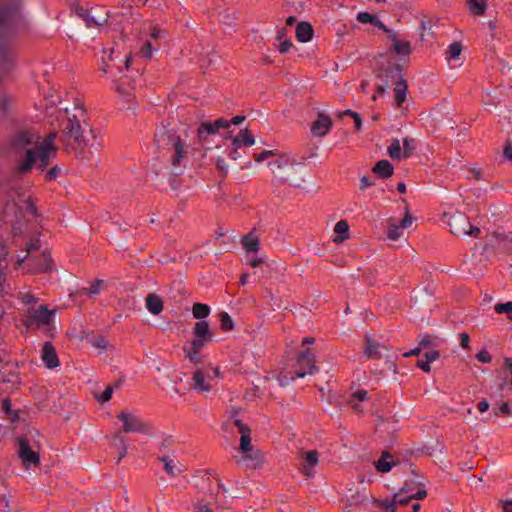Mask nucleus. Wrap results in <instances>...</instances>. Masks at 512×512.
<instances>
[{
	"label": "nucleus",
	"instance_id": "nucleus-46",
	"mask_svg": "<svg viewBox=\"0 0 512 512\" xmlns=\"http://www.w3.org/2000/svg\"><path fill=\"white\" fill-rule=\"evenodd\" d=\"M497 314L512 313V302L498 303L494 306Z\"/></svg>",
	"mask_w": 512,
	"mask_h": 512
},
{
	"label": "nucleus",
	"instance_id": "nucleus-63",
	"mask_svg": "<svg viewBox=\"0 0 512 512\" xmlns=\"http://www.w3.org/2000/svg\"><path fill=\"white\" fill-rule=\"evenodd\" d=\"M504 366L510 372V384L512 385V358L505 357L504 358Z\"/></svg>",
	"mask_w": 512,
	"mask_h": 512
},
{
	"label": "nucleus",
	"instance_id": "nucleus-6",
	"mask_svg": "<svg viewBox=\"0 0 512 512\" xmlns=\"http://www.w3.org/2000/svg\"><path fill=\"white\" fill-rule=\"evenodd\" d=\"M318 370L315 355L307 349L298 354L293 372H290L289 379L303 378L307 374H313Z\"/></svg>",
	"mask_w": 512,
	"mask_h": 512
},
{
	"label": "nucleus",
	"instance_id": "nucleus-62",
	"mask_svg": "<svg viewBox=\"0 0 512 512\" xmlns=\"http://www.w3.org/2000/svg\"><path fill=\"white\" fill-rule=\"evenodd\" d=\"M503 154L507 159L512 161V144H511V142H509V141L506 142V144L504 146Z\"/></svg>",
	"mask_w": 512,
	"mask_h": 512
},
{
	"label": "nucleus",
	"instance_id": "nucleus-14",
	"mask_svg": "<svg viewBox=\"0 0 512 512\" xmlns=\"http://www.w3.org/2000/svg\"><path fill=\"white\" fill-rule=\"evenodd\" d=\"M378 78L384 80L385 85H389L390 83L396 82L401 76V66L399 64H393L387 67L386 69H382L377 74Z\"/></svg>",
	"mask_w": 512,
	"mask_h": 512
},
{
	"label": "nucleus",
	"instance_id": "nucleus-41",
	"mask_svg": "<svg viewBox=\"0 0 512 512\" xmlns=\"http://www.w3.org/2000/svg\"><path fill=\"white\" fill-rule=\"evenodd\" d=\"M368 399V392L366 390H357L354 392L349 400V403L352 405V407L356 408V404L354 402L357 401H365Z\"/></svg>",
	"mask_w": 512,
	"mask_h": 512
},
{
	"label": "nucleus",
	"instance_id": "nucleus-11",
	"mask_svg": "<svg viewBox=\"0 0 512 512\" xmlns=\"http://www.w3.org/2000/svg\"><path fill=\"white\" fill-rule=\"evenodd\" d=\"M180 135L174 129L162 127L155 134V141L160 148L171 149L174 143L180 140Z\"/></svg>",
	"mask_w": 512,
	"mask_h": 512
},
{
	"label": "nucleus",
	"instance_id": "nucleus-32",
	"mask_svg": "<svg viewBox=\"0 0 512 512\" xmlns=\"http://www.w3.org/2000/svg\"><path fill=\"white\" fill-rule=\"evenodd\" d=\"M33 139H34L33 134H31L30 132H27V131H23V132L18 133L15 136L13 145L15 147L24 148V147L32 144Z\"/></svg>",
	"mask_w": 512,
	"mask_h": 512
},
{
	"label": "nucleus",
	"instance_id": "nucleus-2",
	"mask_svg": "<svg viewBox=\"0 0 512 512\" xmlns=\"http://www.w3.org/2000/svg\"><path fill=\"white\" fill-rule=\"evenodd\" d=\"M55 138L56 133H50L36 145V150H28L26 159L18 166V171L29 172L37 159L39 169L44 170L49 165L50 158L55 157L58 151V147L54 144Z\"/></svg>",
	"mask_w": 512,
	"mask_h": 512
},
{
	"label": "nucleus",
	"instance_id": "nucleus-24",
	"mask_svg": "<svg viewBox=\"0 0 512 512\" xmlns=\"http://www.w3.org/2000/svg\"><path fill=\"white\" fill-rule=\"evenodd\" d=\"M171 149H173L174 151L173 155L171 156V164L173 166H179L181 160L185 158L187 155L186 145L184 141L180 138V140L174 143Z\"/></svg>",
	"mask_w": 512,
	"mask_h": 512
},
{
	"label": "nucleus",
	"instance_id": "nucleus-34",
	"mask_svg": "<svg viewBox=\"0 0 512 512\" xmlns=\"http://www.w3.org/2000/svg\"><path fill=\"white\" fill-rule=\"evenodd\" d=\"M377 507L383 509L385 512H396V503L394 501V498L392 500L388 499H375L373 502Z\"/></svg>",
	"mask_w": 512,
	"mask_h": 512
},
{
	"label": "nucleus",
	"instance_id": "nucleus-60",
	"mask_svg": "<svg viewBox=\"0 0 512 512\" xmlns=\"http://www.w3.org/2000/svg\"><path fill=\"white\" fill-rule=\"evenodd\" d=\"M412 222H413V218H412L411 214L409 213V211L407 210L405 216L403 217V219L401 220L399 225L401 226L402 229H404V228H408L412 224Z\"/></svg>",
	"mask_w": 512,
	"mask_h": 512
},
{
	"label": "nucleus",
	"instance_id": "nucleus-56",
	"mask_svg": "<svg viewBox=\"0 0 512 512\" xmlns=\"http://www.w3.org/2000/svg\"><path fill=\"white\" fill-rule=\"evenodd\" d=\"M60 169L57 166L52 167L45 175L46 181H52L59 175Z\"/></svg>",
	"mask_w": 512,
	"mask_h": 512
},
{
	"label": "nucleus",
	"instance_id": "nucleus-52",
	"mask_svg": "<svg viewBox=\"0 0 512 512\" xmlns=\"http://www.w3.org/2000/svg\"><path fill=\"white\" fill-rule=\"evenodd\" d=\"M152 51H153V48H152V44L150 41H146L140 49V53L142 54V56H144L148 59L151 58Z\"/></svg>",
	"mask_w": 512,
	"mask_h": 512
},
{
	"label": "nucleus",
	"instance_id": "nucleus-59",
	"mask_svg": "<svg viewBox=\"0 0 512 512\" xmlns=\"http://www.w3.org/2000/svg\"><path fill=\"white\" fill-rule=\"evenodd\" d=\"M112 394H113L112 387L111 386L106 387L105 390L103 391V393L100 395L99 401H102V402L109 401L112 397Z\"/></svg>",
	"mask_w": 512,
	"mask_h": 512
},
{
	"label": "nucleus",
	"instance_id": "nucleus-15",
	"mask_svg": "<svg viewBox=\"0 0 512 512\" xmlns=\"http://www.w3.org/2000/svg\"><path fill=\"white\" fill-rule=\"evenodd\" d=\"M389 39L392 42L393 51L397 55L409 56L412 52V47L409 41L399 39L398 33H391Z\"/></svg>",
	"mask_w": 512,
	"mask_h": 512
},
{
	"label": "nucleus",
	"instance_id": "nucleus-9",
	"mask_svg": "<svg viewBox=\"0 0 512 512\" xmlns=\"http://www.w3.org/2000/svg\"><path fill=\"white\" fill-rule=\"evenodd\" d=\"M17 442L19 445V458L22 460L23 465L25 467H29L30 465H34L35 467L39 466V454L31 449L28 439L26 437H19L17 438Z\"/></svg>",
	"mask_w": 512,
	"mask_h": 512
},
{
	"label": "nucleus",
	"instance_id": "nucleus-23",
	"mask_svg": "<svg viewBox=\"0 0 512 512\" xmlns=\"http://www.w3.org/2000/svg\"><path fill=\"white\" fill-rule=\"evenodd\" d=\"M372 171L380 178L386 179L393 175L394 168L393 165L388 160H379Z\"/></svg>",
	"mask_w": 512,
	"mask_h": 512
},
{
	"label": "nucleus",
	"instance_id": "nucleus-51",
	"mask_svg": "<svg viewBox=\"0 0 512 512\" xmlns=\"http://www.w3.org/2000/svg\"><path fill=\"white\" fill-rule=\"evenodd\" d=\"M276 155L277 154L274 151H272V150H264L261 153L254 154V160L256 162H262V161L266 160L267 158L273 157V156H276Z\"/></svg>",
	"mask_w": 512,
	"mask_h": 512
},
{
	"label": "nucleus",
	"instance_id": "nucleus-8",
	"mask_svg": "<svg viewBox=\"0 0 512 512\" xmlns=\"http://www.w3.org/2000/svg\"><path fill=\"white\" fill-rule=\"evenodd\" d=\"M117 418L123 422V427L121 432L124 433H131V432H137L142 434H147L151 430V425L147 422H144L140 417L121 411Z\"/></svg>",
	"mask_w": 512,
	"mask_h": 512
},
{
	"label": "nucleus",
	"instance_id": "nucleus-18",
	"mask_svg": "<svg viewBox=\"0 0 512 512\" xmlns=\"http://www.w3.org/2000/svg\"><path fill=\"white\" fill-rule=\"evenodd\" d=\"M241 244L246 252H258L260 249V240L255 230L250 231L241 239Z\"/></svg>",
	"mask_w": 512,
	"mask_h": 512
},
{
	"label": "nucleus",
	"instance_id": "nucleus-48",
	"mask_svg": "<svg viewBox=\"0 0 512 512\" xmlns=\"http://www.w3.org/2000/svg\"><path fill=\"white\" fill-rule=\"evenodd\" d=\"M159 461L164 463V470L166 471V473L169 476H171V477L176 476V473L174 471V466L172 465L171 460H169L167 457H160Z\"/></svg>",
	"mask_w": 512,
	"mask_h": 512
},
{
	"label": "nucleus",
	"instance_id": "nucleus-27",
	"mask_svg": "<svg viewBox=\"0 0 512 512\" xmlns=\"http://www.w3.org/2000/svg\"><path fill=\"white\" fill-rule=\"evenodd\" d=\"M334 232L337 236L333 239L335 243L343 242L349 239V224L346 220H340L335 224Z\"/></svg>",
	"mask_w": 512,
	"mask_h": 512
},
{
	"label": "nucleus",
	"instance_id": "nucleus-35",
	"mask_svg": "<svg viewBox=\"0 0 512 512\" xmlns=\"http://www.w3.org/2000/svg\"><path fill=\"white\" fill-rule=\"evenodd\" d=\"M220 328L223 331H231L234 329V322L227 312H221L219 314Z\"/></svg>",
	"mask_w": 512,
	"mask_h": 512
},
{
	"label": "nucleus",
	"instance_id": "nucleus-39",
	"mask_svg": "<svg viewBox=\"0 0 512 512\" xmlns=\"http://www.w3.org/2000/svg\"><path fill=\"white\" fill-rule=\"evenodd\" d=\"M462 51V45L460 42H453L449 45L447 51V59H456L460 56Z\"/></svg>",
	"mask_w": 512,
	"mask_h": 512
},
{
	"label": "nucleus",
	"instance_id": "nucleus-33",
	"mask_svg": "<svg viewBox=\"0 0 512 512\" xmlns=\"http://www.w3.org/2000/svg\"><path fill=\"white\" fill-rule=\"evenodd\" d=\"M192 313L196 319H205L210 314V307L203 303H195L192 308Z\"/></svg>",
	"mask_w": 512,
	"mask_h": 512
},
{
	"label": "nucleus",
	"instance_id": "nucleus-43",
	"mask_svg": "<svg viewBox=\"0 0 512 512\" xmlns=\"http://www.w3.org/2000/svg\"><path fill=\"white\" fill-rule=\"evenodd\" d=\"M415 149L414 146V139L411 138H404L403 140V156L405 158H408L412 155L413 151Z\"/></svg>",
	"mask_w": 512,
	"mask_h": 512
},
{
	"label": "nucleus",
	"instance_id": "nucleus-10",
	"mask_svg": "<svg viewBox=\"0 0 512 512\" xmlns=\"http://www.w3.org/2000/svg\"><path fill=\"white\" fill-rule=\"evenodd\" d=\"M333 125L329 115L319 112L317 119L311 124V133L316 137H324L329 133Z\"/></svg>",
	"mask_w": 512,
	"mask_h": 512
},
{
	"label": "nucleus",
	"instance_id": "nucleus-22",
	"mask_svg": "<svg viewBox=\"0 0 512 512\" xmlns=\"http://www.w3.org/2000/svg\"><path fill=\"white\" fill-rule=\"evenodd\" d=\"M380 344L373 340L371 337H365V348L364 354L369 359L379 360L381 359V352L379 350Z\"/></svg>",
	"mask_w": 512,
	"mask_h": 512
},
{
	"label": "nucleus",
	"instance_id": "nucleus-47",
	"mask_svg": "<svg viewBox=\"0 0 512 512\" xmlns=\"http://www.w3.org/2000/svg\"><path fill=\"white\" fill-rule=\"evenodd\" d=\"M411 500H412V498H410V494L404 495L403 493L398 492L394 495V501L396 503V507L397 506H406Z\"/></svg>",
	"mask_w": 512,
	"mask_h": 512
},
{
	"label": "nucleus",
	"instance_id": "nucleus-1",
	"mask_svg": "<svg viewBox=\"0 0 512 512\" xmlns=\"http://www.w3.org/2000/svg\"><path fill=\"white\" fill-rule=\"evenodd\" d=\"M86 119V109L83 103L77 101L73 112L66 108L60 122L59 140L67 153H81L86 147L81 122Z\"/></svg>",
	"mask_w": 512,
	"mask_h": 512
},
{
	"label": "nucleus",
	"instance_id": "nucleus-50",
	"mask_svg": "<svg viewBox=\"0 0 512 512\" xmlns=\"http://www.w3.org/2000/svg\"><path fill=\"white\" fill-rule=\"evenodd\" d=\"M25 210L26 213L31 214L33 217L38 216L36 204L31 197H29L25 202Z\"/></svg>",
	"mask_w": 512,
	"mask_h": 512
},
{
	"label": "nucleus",
	"instance_id": "nucleus-28",
	"mask_svg": "<svg viewBox=\"0 0 512 512\" xmlns=\"http://www.w3.org/2000/svg\"><path fill=\"white\" fill-rule=\"evenodd\" d=\"M192 380L193 387L195 389L206 392L211 390V385L208 382H206L205 374L201 369H198L194 372Z\"/></svg>",
	"mask_w": 512,
	"mask_h": 512
},
{
	"label": "nucleus",
	"instance_id": "nucleus-26",
	"mask_svg": "<svg viewBox=\"0 0 512 512\" xmlns=\"http://www.w3.org/2000/svg\"><path fill=\"white\" fill-rule=\"evenodd\" d=\"M146 307L150 313L158 315L162 312L164 304L159 296L155 294H148L146 297Z\"/></svg>",
	"mask_w": 512,
	"mask_h": 512
},
{
	"label": "nucleus",
	"instance_id": "nucleus-45",
	"mask_svg": "<svg viewBox=\"0 0 512 512\" xmlns=\"http://www.w3.org/2000/svg\"><path fill=\"white\" fill-rule=\"evenodd\" d=\"M289 164V158L286 155H280L275 161L269 162L270 167L282 169Z\"/></svg>",
	"mask_w": 512,
	"mask_h": 512
},
{
	"label": "nucleus",
	"instance_id": "nucleus-58",
	"mask_svg": "<svg viewBox=\"0 0 512 512\" xmlns=\"http://www.w3.org/2000/svg\"><path fill=\"white\" fill-rule=\"evenodd\" d=\"M460 337V345L463 349H470V346H469V342H470V337L469 335L466 333V332H462L460 333L459 335Z\"/></svg>",
	"mask_w": 512,
	"mask_h": 512
},
{
	"label": "nucleus",
	"instance_id": "nucleus-30",
	"mask_svg": "<svg viewBox=\"0 0 512 512\" xmlns=\"http://www.w3.org/2000/svg\"><path fill=\"white\" fill-rule=\"evenodd\" d=\"M286 29L281 28L277 31L276 39L279 41L278 50L281 54H286L289 52L293 43L290 39H286Z\"/></svg>",
	"mask_w": 512,
	"mask_h": 512
},
{
	"label": "nucleus",
	"instance_id": "nucleus-12",
	"mask_svg": "<svg viewBox=\"0 0 512 512\" xmlns=\"http://www.w3.org/2000/svg\"><path fill=\"white\" fill-rule=\"evenodd\" d=\"M206 343H208V341L194 337L188 345L185 344L183 346L185 357L194 364L200 363L201 359L199 357V353Z\"/></svg>",
	"mask_w": 512,
	"mask_h": 512
},
{
	"label": "nucleus",
	"instance_id": "nucleus-49",
	"mask_svg": "<svg viewBox=\"0 0 512 512\" xmlns=\"http://www.w3.org/2000/svg\"><path fill=\"white\" fill-rule=\"evenodd\" d=\"M357 20L360 23H372L374 24L376 17L368 12H360L357 14Z\"/></svg>",
	"mask_w": 512,
	"mask_h": 512
},
{
	"label": "nucleus",
	"instance_id": "nucleus-19",
	"mask_svg": "<svg viewBox=\"0 0 512 512\" xmlns=\"http://www.w3.org/2000/svg\"><path fill=\"white\" fill-rule=\"evenodd\" d=\"M394 85L395 103L397 107H401L402 104L406 101L408 84L405 79L399 78L396 82H394Z\"/></svg>",
	"mask_w": 512,
	"mask_h": 512
},
{
	"label": "nucleus",
	"instance_id": "nucleus-5",
	"mask_svg": "<svg viewBox=\"0 0 512 512\" xmlns=\"http://www.w3.org/2000/svg\"><path fill=\"white\" fill-rule=\"evenodd\" d=\"M76 14L83 19L88 28L105 26L109 19V11L101 6H94L90 9L78 7Z\"/></svg>",
	"mask_w": 512,
	"mask_h": 512
},
{
	"label": "nucleus",
	"instance_id": "nucleus-36",
	"mask_svg": "<svg viewBox=\"0 0 512 512\" xmlns=\"http://www.w3.org/2000/svg\"><path fill=\"white\" fill-rule=\"evenodd\" d=\"M402 235V228L400 225H397L395 223L389 222L388 228H387V237L390 240H398Z\"/></svg>",
	"mask_w": 512,
	"mask_h": 512
},
{
	"label": "nucleus",
	"instance_id": "nucleus-25",
	"mask_svg": "<svg viewBox=\"0 0 512 512\" xmlns=\"http://www.w3.org/2000/svg\"><path fill=\"white\" fill-rule=\"evenodd\" d=\"M392 459L393 456L389 452L383 451L381 457L375 463L376 469L381 473L389 472L395 465Z\"/></svg>",
	"mask_w": 512,
	"mask_h": 512
},
{
	"label": "nucleus",
	"instance_id": "nucleus-37",
	"mask_svg": "<svg viewBox=\"0 0 512 512\" xmlns=\"http://www.w3.org/2000/svg\"><path fill=\"white\" fill-rule=\"evenodd\" d=\"M401 145L398 139H393L391 144L388 147V154L392 159H400L401 158Z\"/></svg>",
	"mask_w": 512,
	"mask_h": 512
},
{
	"label": "nucleus",
	"instance_id": "nucleus-13",
	"mask_svg": "<svg viewBox=\"0 0 512 512\" xmlns=\"http://www.w3.org/2000/svg\"><path fill=\"white\" fill-rule=\"evenodd\" d=\"M42 361L48 369H53L59 366V359L54 345L47 341L42 347Z\"/></svg>",
	"mask_w": 512,
	"mask_h": 512
},
{
	"label": "nucleus",
	"instance_id": "nucleus-20",
	"mask_svg": "<svg viewBox=\"0 0 512 512\" xmlns=\"http://www.w3.org/2000/svg\"><path fill=\"white\" fill-rule=\"evenodd\" d=\"M295 33H296V39L299 42L305 43V42H309L312 39V37L314 35V30H313L312 25L309 22H300L296 26Z\"/></svg>",
	"mask_w": 512,
	"mask_h": 512
},
{
	"label": "nucleus",
	"instance_id": "nucleus-42",
	"mask_svg": "<svg viewBox=\"0 0 512 512\" xmlns=\"http://www.w3.org/2000/svg\"><path fill=\"white\" fill-rule=\"evenodd\" d=\"M213 124L210 122H202L198 128V137L202 139L203 134H215Z\"/></svg>",
	"mask_w": 512,
	"mask_h": 512
},
{
	"label": "nucleus",
	"instance_id": "nucleus-21",
	"mask_svg": "<svg viewBox=\"0 0 512 512\" xmlns=\"http://www.w3.org/2000/svg\"><path fill=\"white\" fill-rule=\"evenodd\" d=\"M193 335L196 338L203 339L208 342H211L213 337L208 322L204 320L195 323Z\"/></svg>",
	"mask_w": 512,
	"mask_h": 512
},
{
	"label": "nucleus",
	"instance_id": "nucleus-44",
	"mask_svg": "<svg viewBox=\"0 0 512 512\" xmlns=\"http://www.w3.org/2000/svg\"><path fill=\"white\" fill-rule=\"evenodd\" d=\"M113 438L116 439V440H119L120 444H121V452L119 454V457L117 459V464L120 463V461L126 456L127 454V445L125 443V440L124 438L120 435V432L118 433H115L113 435Z\"/></svg>",
	"mask_w": 512,
	"mask_h": 512
},
{
	"label": "nucleus",
	"instance_id": "nucleus-64",
	"mask_svg": "<svg viewBox=\"0 0 512 512\" xmlns=\"http://www.w3.org/2000/svg\"><path fill=\"white\" fill-rule=\"evenodd\" d=\"M503 512H512V500L502 502Z\"/></svg>",
	"mask_w": 512,
	"mask_h": 512
},
{
	"label": "nucleus",
	"instance_id": "nucleus-57",
	"mask_svg": "<svg viewBox=\"0 0 512 512\" xmlns=\"http://www.w3.org/2000/svg\"><path fill=\"white\" fill-rule=\"evenodd\" d=\"M213 127L215 129V132L217 133L220 129L228 128L230 126V123L224 119H217L215 122L212 123Z\"/></svg>",
	"mask_w": 512,
	"mask_h": 512
},
{
	"label": "nucleus",
	"instance_id": "nucleus-16",
	"mask_svg": "<svg viewBox=\"0 0 512 512\" xmlns=\"http://www.w3.org/2000/svg\"><path fill=\"white\" fill-rule=\"evenodd\" d=\"M134 89V81L128 75H123L115 81V90L124 97L131 96Z\"/></svg>",
	"mask_w": 512,
	"mask_h": 512
},
{
	"label": "nucleus",
	"instance_id": "nucleus-31",
	"mask_svg": "<svg viewBox=\"0 0 512 512\" xmlns=\"http://www.w3.org/2000/svg\"><path fill=\"white\" fill-rule=\"evenodd\" d=\"M468 7L472 14L476 16H482L485 14L487 9V1L486 0H468Z\"/></svg>",
	"mask_w": 512,
	"mask_h": 512
},
{
	"label": "nucleus",
	"instance_id": "nucleus-53",
	"mask_svg": "<svg viewBox=\"0 0 512 512\" xmlns=\"http://www.w3.org/2000/svg\"><path fill=\"white\" fill-rule=\"evenodd\" d=\"M476 358L478 361L482 363H490L492 361V357L487 350H481L476 354Z\"/></svg>",
	"mask_w": 512,
	"mask_h": 512
},
{
	"label": "nucleus",
	"instance_id": "nucleus-38",
	"mask_svg": "<svg viewBox=\"0 0 512 512\" xmlns=\"http://www.w3.org/2000/svg\"><path fill=\"white\" fill-rule=\"evenodd\" d=\"M103 283V280L96 279L89 288H83L82 293L87 296L99 294Z\"/></svg>",
	"mask_w": 512,
	"mask_h": 512
},
{
	"label": "nucleus",
	"instance_id": "nucleus-7",
	"mask_svg": "<svg viewBox=\"0 0 512 512\" xmlns=\"http://www.w3.org/2000/svg\"><path fill=\"white\" fill-rule=\"evenodd\" d=\"M55 311L49 310L46 305H40L38 308H28L23 320V324L29 328L33 325H49L53 321Z\"/></svg>",
	"mask_w": 512,
	"mask_h": 512
},
{
	"label": "nucleus",
	"instance_id": "nucleus-29",
	"mask_svg": "<svg viewBox=\"0 0 512 512\" xmlns=\"http://www.w3.org/2000/svg\"><path fill=\"white\" fill-rule=\"evenodd\" d=\"M303 458L309 467L304 466L301 472L304 475L310 477L312 475L311 468L315 467L318 464V452L316 450L308 451L304 454Z\"/></svg>",
	"mask_w": 512,
	"mask_h": 512
},
{
	"label": "nucleus",
	"instance_id": "nucleus-17",
	"mask_svg": "<svg viewBox=\"0 0 512 512\" xmlns=\"http://www.w3.org/2000/svg\"><path fill=\"white\" fill-rule=\"evenodd\" d=\"M254 143V136L247 128L240 130L239 134L232 140V146L235 147V151L241 146L250 147Z\"/></svg>",
	"mask_w": 512,
	"mask_h": 512
},
{
	"label": "nucleus",
	"instance_id": "nucleus-4",
	"mask_svg": "<svg viewBox=\"0 0 512 512\" xmlns=\"http://www.w3.org/2000/svg\"><path fill=\"white\" fill-rule=\"evenodd\" d=\"M444 216L447 218V224L449 225L450 232L453 235L457 237L465 235L474 237L479 236L480 229L470 223V220L465 213L455 211L453 213H444Z\"/></svg>",
	"mask_w": 512,
	"mask_h": 512
},
{
	"label": "nucleus",
	"instance_id": "nucleus-54",
	"mask_svg": "<svg viewBox=\"0 0 512 512\" xmlns=\"http://www.w3.org/2000/svg\"><path fill=\"white\" fill-rule=\"evenodd\" d=\"M20 299L25 305L34 304L37 301V298L31 293L21 294Z\"/></svg>",
	"mask_w": 512,
	"mask_h": 512
},
{
	"label": "nucleus",
	"instance_id": "nucleus-3",
	"mask_svg": "<svg viewBox=\"0 0 512 512\" xmlns=\"http://www.w3.org/2000/svg\"><path fill=\"white\" fill-rule=\"evenodd\" d=\"M234 425L238 428V432L241 435L239 449L243 453L244 459L251 460L253 467L260 466L264 462V454L260 450H253L250 427L240 419H235Z\"/></svg>",
	"mask_w": 512,
	"mask_h": 512
},
{
	"label": "nucleus",
	"instance_id": "nucleus-40",
	"mask_svg": "<svg viewBox=\"0 0 512 512\" xmlns=\"http://www.w3.org/2000/svg\"><path fill=\"white\" fill-rule=\"evenodd\" d=\"M89 342L91 343L92 346L96 347V348H100V349H106L107 348V340L106 338L103 336V335H93L90 339H89Z\"/></svg>",
	"mask_w": 512,
	"mask_h": 512
},
{
	"label": "nucleus",
	"instance_id": "nucleus-61",
	"mask_svg": "<svg viewBox=\"0 0 512 512\" xmlns=\"http://www.w3.org/2000/svg\"><path fill=\"white\" fill-rule=\"evenodd\" d=\"M399 492L403 493L404 495H409L414 492V483L413 482H405L402 488L399 490Z\"/></svg>",
	"mask_w": 512,
	"mask_h": 512
},
{
	"label": "nucleus",
	"instance_id": "nucleus-55",
	"mask_svg": "<svg viewBox=\"0 0 512 512\" xmlns=\"http://www.w3.org/2000/svg\"><path fill=\"white\" fill-rule=\"evenodd\" d=\"M428 495V492L426 489L424 488H420L418 489L417 491H415V493H411L410 494V498L415 499V500H423L427 497Z\"/></svg>",
	"mask_w": 512,
	"mask_h": 512
}]
</instances>
